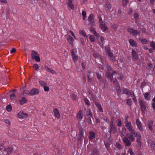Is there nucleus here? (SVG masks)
<instances>
[{
	"instance_id": "f257e3e1",
	"label": "nucleus",
	"mask_w": 155,
	"mask_h": 155,
	"mask_svg": "<svg viewBox=\"0 0 155 155\" xmlns=\"http://www.w3.org/2000/svg\"><path fill=\"white\" fill-rule=\"evenodd\" d=\"M137 133L135 131L133 130L131 131L130 133H127L126 134V137L129 139L130 141L132 142L134 140V137H136Z\"/></svg>"
},
{
	"instance_id": "f03ea898",
	"label": "nucleus",
	"mask_w": 155,
	"mask_h": 155,
	"mask_svg": "<svg viewBox=\"0 0 155 155\" xmlns=\"http://www.w3.org/2000/svg\"><path fill=\"white\" fill-rule=\"evenodd\" d=\"M131 54L132 59L133 61H135L138 60L139 56L138 54L134 49L132 50Z\"/></svg>"
},
{
	"instance_id": "7ed1b4c3",
	"label": "nucleus",
	"mask_w": 155,
	"mask_h": 155,
	"mask_svg": "<svg viewBox=\"0 0 155 155\" xmlns=\"http://www.w3.org/2000/svg\"><path fill=\"white\" fill-rule=\"evenodd\" d=\"M140 105L142 111H145L146 108L147 104L143 100H141L139 101Z\"/></svg>"
},
{
	"instance_id": "20e7f679",
	"label": "nucleus",
	"mask_w": 155,
	"mask_h": 155,
	"mask_svg": "<svg viewBox=\"0 0 155 155\" xmlns=\"http://www.w3.org/2000/svg\"><path fill=\"white\" fill-rule=\"evenodd\" d=\"M127 31L133 36H136L139 33V32L137 30H134L131 28H128Z\"/></svg>"
},
{
	"instance_id": "39448f33",
	"label": "nucleus",
	"mask_w": 155,
	"mask_h": 155,
	"mask_svg": "<svg viewBox=\"0 0 155 155\" xmlns=\"http://www.w3.org/2000/svg\"><path fill=\"white\" fill-rule=\"evenodd\" d=\"M128 138L126 137H124L123 139V141L124 144L125 146L129 147L131 144L130 141L128 140Z\"/></svg>"
},
{
	"instance_id": "423d86ee",
	"label": "nucleus",
	"mask_w": 155,
	"mask_h": 155,
	"mask_svg": "<svg viewBox=\"0 0 155 155\" xmlns=\"http://www.w3.org/2000/svg\"><path fill=\"white\" fill-rule=\"evenodd\" d=\"M38 89L33 88L29 92V94L31 95H37L39 93Z\"/></svg>"
},
{
	"instance_id": "0eeeda50",
	"label": "nucleus",
	"mask_w": 155,
	"mask_h": 155,
	"mask_svg": "<svg viewBox=\"0 0 155 155\" xmlns=\"http://www.w3.org/2000/svg\"><path fill=\"white\" fill-rule=\"evenodd\" d=\"M105 10L107 12H109L111 8V6L108 1H107L105 4Z\"/></svg>"
},
{
	"instance_id": "6e6552de",
	"label": "nucleus",
	"mask_w": 155,
	"mask_h": 155,
	"mask_svg": "<svg viewBox=\"0 0 155 155\" xmlns=\"http://www.w3.org/2000/svg\"><path fill=\"white\" fill-rule=\"evenodd\" d=\"M136 123L139 130L141 131H143L142 125L138 119L136 120Z\"/></svg>"
},
{
	"instance_id": "1a4fd4ad",
	"label": "nucleus",
	"mask_w": 155,
	"mask_h": 155,
	"mask_svg": "<svg viewBox=\"0 0 155 155\" xmlns=\"http://www.w3.org/2000/svg\"><path fill=\"white\" fill-rule=\"evenodd\" d=\"M28 116V114L22 111H20L18 114V117L20 118H23L26 117Z\"/></svg>"
},
{
	"instance_id": "9d476101",
	"label": "nucleus",
	"mask_w": 155,
	"mask_h": 155,
	"mask_svg": "<svg viewBox=\"0 0 155 155\" xmlns=\"http://www.w3.org/2000/svg\"><path fill=\"white\" fill-rule=\"evenodd\" d=\"M137 137V141L138 143V145L140 147L142 145V143L140 141L141 138V135L140 133H137L136 136Z\"/></svg>"
},
{
	"instance_id": "9b49d317",
	"label": "nucleus",
	"mask_w": 155,
	"mask_h": 155,
	"mask_svg": "<svg viewBox=\"0 0 155 155\" xmlns=\"http://www.w3.org/2000/svg\"><path fill=\"white\" fill-rule=\"evenodd\" d=\"M113 83L115 84L117 87V92H120V87L119 86V83L117 80H116L115 78V81H114Z\"/></svg>"
},
{
	"instance_id": "f8f14e48",
	"label": "nucleus",
	"mask_w": 155,
	"mask_h": 155,
	"mask_svg": "<svg viewBox=\"0 0 155 155\" xmlns=\"http://www.w3.org/2000/svg\"><path fill=\"white\" fill-rule=\"evenodd\" d=\"M19 103L21 105H22L28 102L26 98L25 97H22L19 101Z\"/></svg>"
},
{
	"instance_id": "ddd939ff",
	"label": "nucleus",
	"mask_w": 155,
	"mask_h": 155,
	"mask_svg": "<svg viewBox=\"0 0 155 155\" xmlns=\"http://www.w3.org/2000/svg\"><path fill=\"white\" fill-rule=\"evenodd\" d=\"M54 112L55 116L58 118L60 117V114L59 113L58 109L57 108H55L54 109Z\"/></svg>"
},
{
	"instance_id": "4468645a",
	"label": "nucleus",
	"mask_w": 155,
	"mask_h": 155,
	"mask_svg": "<svg viewBox=\"0 0 155 155\" xmlns=\"http://www.w3.org/2000/svg\"><path fill=\"white\" fill-rule=\"evenodd\" d=\"M45 68L47 71L50 72L52 74H56V72L54 71V70H53L51 68H49L48 66H45Z\"/></svg>"
},
{
	"instance_id": "2eb2a0df",
	"label": "nucleus",
	"mask_w": 155,
	"mask_h": 155,
	"mask_svg": "<svg viewBox=\"0 0 155 155\" xmlns=\"http://www.w3.org/2000/svg\"><path fill=\"white\" fill-rule=\"evenodd\" d=\"M131 122L130 123H128L126 125V127L127 128V129L128 130V131H132L133 130H134L133 129V127L131 125Z\"/></svg>"
},
{
	"instance_id": "dca6fc26",
	"label": "nucleus",
	"mask_w": 155,
	"mask_h": 155,
	"mask_svg": "<svg viewBox=\"0 0 155 155\" xmlns=\"http://www.w3.org/2000/svg\"><path fill=\"white\" fill-rule=\"evenodd\" d=\"M117 131V129L115 126L110 127V130L109 131V132L110 134L111 133H112L114 134H115L116 133Z\"/></svg>"
},
{
	"instance_id": "f3484780",
	"label": "nucleus",
	"mask_w": 155,
	"mask_h": 155,
	"mask_svg": "<svg viewBox=\"0 0 155 155\" xmlns=\"http://www.w3.org/2000/svg\"><path fill=\"white\" fill-rule=\"evenodd\" d=\"M153 122L152 120L149 121L148 122V126L149 129L152 131L153 128L152 126H153Z\"/></svg>"
},
{
	"instance_id": "a211bd4d",
	"label": "nucleus",
	"mask_w": 155,
	"mask_h": 155,
	"mask_svg": "<svg viewBox=\"0 0 155 155\" xmlns=\"http://www.w3.org/2000/svg\"><path fill=\"white\" fill-rule=\"evenodd\" d=\"M71 52L72 54V56L73 58L74 61H77L78 58V56H75V54L73 50H71Z\"/></svg>"
},
{
	"instance_id": "6ab92c4d",
	"label": "nucleus",
	"mask_w": 155,
	"mask_h": 155,
	"mask_svg": "<svg viewBox=\"0 0 155 155\" xmlns=\"http://www.w3.org/2000/svg\"><path fill=\"white\" fill-rule=\"evenodd\" d=\"M73 0H68V6L71 9H73L74 8V5L72 4V1Z\"/></svg>"
},
{
	"instance_id": "aec40b11",
	"label": "nucleus",
	"mask_w": 155,
	"mask_h": 155,
	"mask_svg": "<svg viewBox=\"0 0 155 155\" xmlns=\"http://www.w3.org/2000/svg\"><path fill=\"white\" fill-rule=\"evenodd\" d=\"M105 74L107 76V77L109 78L112 81H115L114 80V79L113 78L112 74H111V73L109 72H106Z\"/></svg>"
},
{
	"instance_id": "412c9836",
	"label": "nucleus",
	"mask_w": 155,
	"mask_h": 155,
	"mask_svg": "<svg viewBox=\"0 0 155 155\" xmlns=\"http://www.w3.org/2000/svg\"><path fill=\"white\" fill-rule=\"evenodd\" d=\"M92 154L93 155H98L99 154V151L97 147H95L94 148Z\"/></svg>"
},
{
	"instance_id": "4be33fe9",
	"label": "nucleus",
	"mask_w": 155,
	"mask_h": 155,
	"mask_svg": "<svg viewBox=\"0 0 155 155\" xmlns=\"http://www.w3.org/2000/svg\"><path fill=\"white\" fill-rule=\"evenodd\" d=\"M129 41L131 46L133 47H136L137 46V43L133 40L130 39L129 40Z\"/></svg>"
},
{
	"instance_id": "5701e85b",
	"label": "nucleus",
	"mask_w": 155,
	"mask_h": 155,
	"mask_svg": "<svg viewBox=\"0 0 155 155\" xmlns=\"http://www.w3.org/2000/svg\"><path fill=\"white\" fill-rule=\"evenodd\" d=\"M38 55V53L35 51H33L32 52V53L31 54V56L32 58L33 59H34L35 58V57Z\"/></svg>"
},
{
	"instance_id": "b1692460",
	"label": "nucleus",
	"mask_w": 155,
	"mask_h": 155,
	"mask_svg": "<svg viewBox=\"0 0 155 155\" xmlns=\"http://www.w3.org/2000/svg\"><path fill=\"white\" fill-rule=\"evenodd\" d=\"M82 113L81 110H79L77 115V117L78 119L81 120L82 119L83 116L81 115Z\"/></svg>"
},
{
	"instance_id": "393cba45",
	"label": "nucleus",
	"mask_w": 155,
	"mask_h": 155,
	"mask_svg": "<svg viewBox=\"0 0 155 155\" xmlns=\"http://www.w3.org/2000/svg\"><path fill=\"white\" fill-rule=\"evenodd\" d=\"M153 64L150 63H147V68L149 70H153L154 69V68H153Z\"/></svg>"
},
{
	"instance_id": "a878e982",
	"label": "nucleus",
	"mask_w": 155,
	"mask_h": 155,
	"mask_svg": "<svg viewBox=\"0 0 155 155\" xmlns=\"http://www.w3.org/2000/svg\"><path fill=\"white\" fill-rule=\"evenodd\" d=\"M139 39V41H141L143 44H147L148 43L147 40L145 39L140 38Z\"/></svg>"
},
{
	"instance_id": "bb28decb",
	"label": "nucleus",
	"mask_w": 155,
	"mask_h": 155,
	"mask_svg": "<svg viewBox=\"0 0 155 155\" xmlns=\"http://www.w3.org/2000/svg\"><path fill=\"white\" fill-rule=\"evenodd\" d=\"M4 150L7 151L8 153H10L13 150V149L12 147H10L8 148H5L4 149Z\"/></svg>"
},
{
	"instance_id": "cd10ccee",
	"label": "nucleus",
	"mask_w": 155,
	"mask_h": 155,
	"mask_svg": "<svg viewBox=\"0 0 155 155\" xmlns=\"http://www.w3.org/2000/svg\"><path fill=\"white\" fill-rule=\"evenodd\" d=\"M129 2L128 0H122V2L123 6L124 7L126 6Z\"/></svg>"
},
{
	"instance_id": "c85d7f7f",
	"label": "nucleus",
	"mask_w": 155,
	"mask_h": 155,
	"mask_svg": "<svg viewBox=\"0 0 155 155\" xmlns=\"http://www.w3.org/2000/svg\"><path fill=\"white\" fill-rule=\"evenodd\" d=\"M86 115L87 116H89L91 117H92V114L91 111L89 109H87L86 112Z\"/></svg>"
},
{
	"instance_id": "c756f323",
	"label": "nucleus",
	"mask_w": 155,
	"mask_h": 155,
	"mask_svg": "<svg viewBox=\"0 0 155 155\" xmlns=\"http://www.w3.org/2000/svg\"><path fill=\"white\" fill-rule=\"evenodd\" d=\"M94 18V15L93 14H91L89 16L88 20L90 22L91 21L92 19Z\"/></svg>"
},
{
	"instance_id": "7c9ffc66",
	"label": "nucleus",
	"mask_w": 155,
	"mask_h": 155,
	"mask_svg": "<svg viewBox=\"0 0 155 155\" xmlns=\"http://www.w3.org/2000/svg\"><path fill=\"white\" fill-rule=\"evenodd\" d=\"M67 39L69 41L70 44H72L74 41L73 38L71 36H70Z\"/></svg>"
},
{
	"instance_id": "2f4dec72",
	"label": "nucleus",
	"mask_w": 155,
	"mask_h": 155,
	"mask_svg": "<svg viewBox=\"0 0 155 155\" xmlns=\"http://www.w3.org/2000/svg\"><path fill=\"white\" fill-rule=\"evenodd\" d=\"M79 34L81 35L82 36L84 37H87L86 33L84 31H79Z\"/></svg>"
},
{
	"instance_id": "473e14b6",
	"label": "nucleus",
	"mask_w": 155,
	"mask_h": 155,
	"mask_svg": "<svg viewBox=\"0 0 155 155\" xmlns=\"http://www.w3.org/2000/svg\"><path fill=\"white\" fill-rule=\"evenodd\" d=\"M90 136L89 137V138L91 140L93 138L95 137V134L94 133L92 132H90Z\"/></svg>"
},
{
	"instance_id": "72a5a7b5",
	"label": "nucleus",
	"mask_w": 155,
	"mask_h": 155,
	"mask_svg": "<svg viewBox=\"0 0 155 155\" xmlns=\"http://www.w3.org/2000/svg\"><path fill=\"white\" fill-rule=\"evenodd\" d=\"M10 98L11 100L15 99L16 98L15 94V93H12L10 95Z\"/></svg>"
},
{
	"instance_id": "f704fd0d",
	"label": "nucleus",
	"mask_w": 155,
	"mask_h": 155,
	"mask_svg": "<svg viewBox=\"0 0 155 155\" xmlns=\"http://www.w3.org/2000/svg\"><path fill=\"white\" fill-rule=\"evenodd\" d=\"M6 109L7 111L8 112L10 111L12 109L11 105L10 104L8 105L6 107Z\"/></svg>"
},
{
	"instance_id": "c9c22d12",
	"label": "nucleus",
	"mask_w": 155,
	"mask_h": 155,
	"mask_svg": "<svg viewBox=\"0 0 155 155\" xmlns=\"http://www.w3.org/2000/svg\"><path fill=\"white\" fill-rule=\"evenodd\" d=\"M91 71H88V74H87V78H88V81L89 82H90V81L91 80V76L90 75V74L91 73Z\"/></svg>"
},
{
	"instance_id": "e433bc0d",
	"label": "nucleus",
	"mask_w": 155,
	"mask_h": 155,
	"mask_svg": "<svg viewBox=\"0 0 155 155\" xmlns=\"http://www.w3.org/2000/svg\"><path fill=\"white\" fill-rule=\"evenodd\" d=\"M129 91V90L127 89L124 88L123 90L122 93L123 94H126L127 95V94H128V93Z\"/></svg>"
},
{
	"instance_id": "4c0bfd02",
	"label": "nucleus",
	"mask_w": 155,
	"mask_h": 155,
	"mask_svg": "<svg viewBox=\"0 0 155 155\" xmlns=\"http://www.w3.org/2000/svg\"><path fill=\"white\" fill-rule=\"evenodd\" d=\"M40 84L42 86H44L45 85H47V84L46 83H45L44 82H43L42 81H40L39 82Z\"/></svg>"
},
{
	"instance_id": "58836bf2",
	"label": "nucleus",
	"mask_w": 155,
	"mask_h": 155,
	"mask_svg": "<svg viewBox=\"0 0 155 155\" xmlns=\"http://www.w3.org/2000/svg\"><path fill=\"white\" fill-rule=\"evenodd\" d=\"M116 146L119 149H121L122 148L121 145L118 143H116Z\"/></svg>"
},
{
	"instance_id": "ea45409f",
	"label": "nucleus",
	"mask_w": 155,
	"mask_h": 155,
	"mask_svg": "<svg viewBox=\"0 0 155 155\" xmlns=\"http://www.w3.org/2000/svg\"><path fill=\"white\" fill-rule=\"evenodd\" d=\"M127 95L129 97L132 96H134V92L133 91H129V92L128 93Z\"/></svg>"
},
{
	"instance_id": "a19ab883",
	"label": "nucleus",
	"mask_w": 155,
	"mask_h": 155,
	"mask_svg": "<svg viewBox=\"0 0 155 155\" xmlns=\"http://www.w3.org/2000/svg\"><path fill=\"white\" fill-rule=\"evenodd\" d=\"M33 67L34 68L35 70L37 71L39 68V67L37 64H35L33 65Z\"/></svg>"
},
{
	"instance_id": "79ce46f5",
	"label": "nucleus",
	"mask_w": 155,
	"mask_h": 155,
	"mask_svg": "<svg viewBox=\"0 0 155 155\" xmlns=\"http://www.w3.org/2000/svg\"><path fill=\"white\" fill-rule=\"evenodd\" d=\"M89 40L92 42H94L95 40L94 37L93 35H91L89 37Z\"/></svg>"
},
{
	"instance_id": "37998d69",
	"label": "nucleus",
	"mask_w": 155,
	"mask_h": 155,
	"mask_svg": "<svg viewBox=\"0 0 155 155\" xmlns=\"http://www.w3.org/2000/svg\"><path fill=\"white\" fill-rule=\"evenodd\" d=\"M99 23H100V28H103V27H104L105 25V23L103 21H101V22Z\"/></svg>"
},
{
	"instance_id": "c03bdc74",
	"label": "nucleus",
	"mask_w": 155,
	"mask_h": 155,
	"mask_svg": "<svg viewBox=\"0 0 155 155\" xmlns=\"http://www.w3.org/2000/svg\"><path fill=\"white\" fill-rule=\"evenodd\" d=\"M150 45L155 50V43L154 41H152L150 44Z\"/></svg>"
},
{
	"instance_id": "a18cd8bd",
	"label": "nucleus",
	"mask_w": 155,
	"mask_h": 155,
	"mask_svg": "<svg viewBox=\"0 0 155 155\" xmlns=\"http://www.w3.org/2000/svg\"><path fill=\"white\" fill-rule=\"evenodd\" d=\"M34 59H35L37 62H40V58L39 57V54H38V55L35 57Z\"/></svg>"
},
{
	"instance_id": "49530a36",
	"label": "nucleus",
	"mask_w": 155,
	"mask_h": 155,
	"mask_svg": "<svg viewBox=\"0 0 155 155\" xmlns=\"http://www.w3.org/2000/svg\"><path fill=\"white\" fill-rule=\"evenodd\" d=\"M82 15L83 16V19L85 20L86 16V12L85 11H83L82 13Z\"/></svg>"
},
{
	"instance_id": "de8ad7c7",
	"label": "nucleus",
	"mask_w": 155,
	"mask_h": 155,
	"mask_svg": "<svg viewBox=\"0 0 155 155\" xmlns=\"http://www.w3.org/2000/svg\"><path fill=\"white\" fill-rule=\"evenodd\" d=\"M134 17L135 20H137L139 17V15L137 13H135L134 15Z\"/></svg>"
},
{
	"instance_id": "09e8293b",
	"label": "nucleus",
	"mask_w": 155,
	"mask_h": 155,
	"mask_svg": "<svg viewBox=\"0 0 155 155\" xmlns=\"http://www.w3.org/2000/svg\"><path fill=\"white\" fill-rule=\"evenodd\" d=\"M127 103L129 106H130L132 104L131 101L130 99H128L127 100Z\"/></svg>"
},
{
	"instance_id": "8fccbe9b",
	"label": "nucleus",
	"mask_w": 155,
	"mask_h": 155,
	"mask_svg": "<svg viewBox=\"0 0 155 155\" xmlns=\"http://www.w3.org/2000/svg\"><path fill=\"white\" fill-rule=\"evenodd\" d=\"M87 123L88 124H91L92 123V121L91 119V117H88L87 118Z\"/></svg>"
},
{
	"instance_id": "3c124183",
	"label": "nucleus",
	"mask_w": 155,
	"mask_h": 155,
	"mask_svg": "<svg viewBox=\"0 0 155 155\" xmlns=\"http://www.w3.org/2000/svg\"><path fill=\"white\" fill-rule=\"evenodd\" d=\"M84 102H85V103L87 105H89V101L87 98H84Z\"/></svg>"
},
{
	"instance_id": "603ef678",
	"label": "nucleus",
	"mask_w": 155,
	"mask_h": 155,
	"mask_svg": "<svg viewBox=\"0 0 155 155\" xmlns=\"http://www.w3.org/2000/svg\"><path fill=\"white\" fill-rule=\"evenodd\" d=\"M83 129L82 128H81L79 129V135L83 136Z\"/></svg>"
},
{
	"instance_id": "864d4df0",
	"label": "nucleus",
	"mask_w": 155,
	"mask_h": 155,
	"mask_svg": "<svg viewBox=\"0 0 155 155\" xmlns=\"http://www.w3.org/2000/svg\"><path fill=\"white\" fill-rule=\"evenodd\" d=\"M93 55L95 58H99L100 57V54L97 53H94Z\"/></svg>"
},
{
	"instance_id": "5fc2aeb1",
	"label": "nucleus",
	"mask_w": 155,
	"mask_h": 155,
	"mask_svg": "<svg viewBox=\"0 0 155 155\" xmlns=\"http://www.w3.org/2000/svg\"><path fill=\"white\" fill-rule=\"evenodd\" d=\"M44 87V90L45 91H48L49 90V87H47L46 85H45Z\"/></svg>"
},
{
	"instance_id": "6e6d98bb",
	"label": "nucleus",
	"mask_w": 155,
	"mask_h": 155,
	"mask_svg": "<svg viewBox=\"0 0 155 155\" xmlns=\"http://www.w3.org/2000/svg\"><path fill=\"white\" fill-rule=\"evenodd\" d=\"M105 50L107 53L110 51V48L109 47L106 46L105 47Z\"/></svg>"
},
{
	"instance_id": "4d7b16f0",
	"label": "nucleus",
	"mask_w": 155,
	"mask_h": 155,
	"mask_svg": "<svg viewBox=\"0 0 155 155\" xmlns=\"http://www.w3.org/2000/svg\"><path fill=\"white\" fill-rule=\"evenodd\" d=\"M107 53L108 56L109 57H110L113 56V53L110 51H108V52H107Z\"/></svg>"
},
{
	"instance_id": "13d9d810",
	"label": "nucleus",
	"mask_w": 155,
	"mask_h": 155,
	"mask_svg": "<svg viewBox=\"0 0 155 155\" xmlns=\"http://www.w3.org/2000/svg\"><path fill=\"white\" fill-rule=\"evenodd\" d=\"M83 136L79 135L77 138V140L78 141H81V139Z\"/></svg>"
},
{
	"instance_id": "bf43d9fd",
	"label": "nucleus",
	"mask_w": 155,
	"mask_h": 155,
	"mask_svg": "<svg viewBox=\"0 0 155 155\" xmlns=\"http://www.w3.org/2000/svg\"><path fill=\"white\" fill-rule=\"evenodd\" d=\"M97 107H98V108L99 111L101 112H103V110L101 106V104L100 105H99L98 106H97Z\"/></svg>"
},
{
	"instance_id": "052dcab7",
	"label": "nucleus",
	"mask_w": 155,
	"mask_h": 155,
	"mask_svg": "<svg viewBox=\"0 0 155 155\" xmlns=\"http://www.w3.org/2000/svg\"><path fill=\"white\" fill-rule=\"evenodd\" d=\"M128 151L130 153V155H135L134 153L132 151V150L130 148L129 149Z\"/></svg>"
},
{
	"instance_id": "680f3d73",
	"label": "nucleus",
	"mask_w": 155,
	"mask_h": 155,
	"mask_svg": "<svg viewBox=\"0 0 155 155\" xmlns=\"http://www.w3.org/2000/svg\"><path fill=\"white\" fill-rule=\"evenodd\" d=\"M80 41L82 45H85V43L84 42V39L83 38H80Z\"/></svg>"
},
{
	"instance_id": "e2e57ef3",
	"label": "nucleus",
	"mask_w": 155,
	"mask_h": 155,
	"mask_svg": "<svg viewBox=\"0 0 155 155\" xmlns=\"http://www.w3.org/2000/svg\"><path fill=\"white\" fill-rule=\"evenodd\" d=\"M118 120L119 121L117 123V125L119 127H120L121 126L122 124L121 120L120 119H119Z\"/></svg>"
},
{
	"instance_id": "0e129e2a",
	"label": "nucleus",
	"mask_w": 155,
	"mask_h": 155,
	"mask_svg": "<svg viewBox=\"0 0 155 155\" xmlns=\"http://www.w3.org/2000/svg\"><path fill=\"white\" fill-rule=\"evenodd\" d=\"M76 96L75 94H73L72 96V99L74 100H75L76 99Z\"/></svg>"
},
{
	"instance_id": "69168bd1",
	"label": "nucleus",
	"mask_w": 155,
	"mask_h": 155,
	"mask_svg": "<svg viewBox=\"0 0 155 155\" xmlns=\"http://www.w3.org/2000/svg\"><path fill=\"white\" fill-rule=\"evenodd\" d=\"M96 75L98 79H100L101 78V75H100L98 73H96Z\"/></svg>"
},
{
	"instance_id": "338daca9",
	"label": "nucleus",
	"mask_w": 155,
	"mask_h": 155,
	"mask_svg": "<svg viewBox=\"0 0 155 155\" xmlns=\"http://www.w3.org/2000/svg\"><path fill=\"white\" fill-rule=\"evenodd\" d=\"M149 95V94L148 93H146L144 94V97L145 99H147Z\"/></svg>"
},
{
	"instance_id": "774afa93",
	"label": "nucleus",
	"mask_w": 155,
	"mask_h": 155,
	"mask_svg": "<svg viewBox=\"0 0 155 155\" xmlns=\"http://www.w3.org/2000/svg\"><path fill=\"white\" fill-rule=\"evenodd\" d=\"M29 91L27 90H25L24 91V94H29Z\"/></svg>"
}]
</instances>
